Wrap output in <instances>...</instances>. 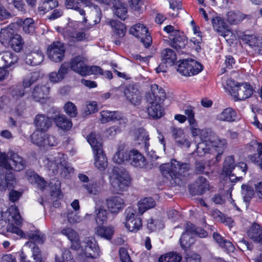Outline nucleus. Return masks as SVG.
I'll return each instance as SVG.
<instances>
[{
	"label": "nucleus",
	"instance_id": "61",
	"mask_svg": "<svg viewBox=\"0 0 262 262\" xmlns=\"http://www.w3.org/2000/svg\"><path fill=\"white\" fill-rule=\"evenodd\" d=\"M64 111L67 114L71 117H75L77 114L76 105L72 102H67L64 106Z\"/></svg>",
	"mask_w": 262,
	"mask_h": 262
},
{
	"label": "nucleus",
	"instance_id": "52",
	"mask_svg": "<svg viewBox=\"0 0 262 262\" xmlns=\"http://www.w3.org/2000/svg\"><path fill=\"white\" fill-rule=\"evenodd\" d=\"M182 256L176 252H169L161 255L159 258V262H180Z\"/></svg>",
	"mask_w": 262,
	"mask_h": 262
},
{
	"label": "nucleus",
	"instance_id": "4",
	"mask_svg": "<svg viewBox=\"0 0 262 262\" xmlns=\"http://www.w3.org/2000/svg\"><path fill=\"white\" fill-rule=\"evenodd\" d=\"M86 139L93 150L95 166L100 170H104L107 166V160L102 149L99 135L92 133L87 136Z\"/></svg>",
	"mask_w": 262,
	"mask_h": 262
},
{
	"label": "nucleus",
	"instance_id": "43",
	"mask_svg": "<svg viewBox=\"0 0 262 262\" xmlns=\"http://www.w3.org/2000/svg\"><path fill=\"white\" fill-rule=\"evenodd\" d=\"M245 18V15L238 11H231L226 14V20L231 25L237 24Z\"/></svg>",
	"mask_w": 262,
	"mask_h": 262
},
{
	"label": "nucleus",
	"instance_id": "28",
	"mask_svg": "<svg viewBox=\"0 0 262 262\" xmlns=\"http://www.w3.org/2000/svg\"><path fill=\"white\" fill-rule=\"evenodd\" d=\"M189 226H192V224L190 223L186 224L185 231L180 238V244L183 249L189 247L194 243L193 234L190 231Z\"/></svg>",
	"mask_w": 262,
	"mask_h": 262
},
{
	"label": "nucleus",
	"instance_id": "48",
	"mask_svg": "<svg viewBox=\"0 0 262 262\" xmlns=\"http://www.w3.org/2000/svg\"><path fill=\"white\" fill-rule=\"evenodd\" d=\"M96 234L106 239H111L114 233V229L111 227L98 226L96 228Z\"/></svg>",
	"mask_w": 262,
	"mask_h": 262
},
{
	"label": "nucleus",
	"instance_id": "33",
	"mask_svg": "<svg viewBox=\"0 0 262 262\" xmlns=\"http://www.w3.org/2000/svg\"><path fill=\"white\" fill-rule=\"evenodd\" d=\"M26 176L28 181L31 184L36 185L39 189H43L46 186V181L34 171L28 170L26 171Z\"/></svg>",
	"mask_w": 262,
	"mask_h": 262
},
{
	"label": "nucleus",
	"instance_id": "13",
	"mask_svg": "<svg viewBox=\"0 0 262 262\" xmlns=\"http://www.w3.org/2000/svg\"><path fill=\"white\" fill-rule=\"evenodd\" d=\"M100 120L102 123L117 122L121 127H125L127 123L126 118L118 111H102L100 112Z\"/></svg>",
	"mask_w": 262,
	"mask_h": 262
},
{
	"label": "nucleus",
	"instance_id": "14",
	"mask_svg": "<svg viewBox=\"0 0 262 262\" xmlns=\"http://www.w3.org/2000/svg\"><path fill=\"white\" fill-rule=\"evenodd\" d=\"M81 247L82 254L85 257L96 258L100 255L99 247L93 237H85Z\"/></svg>",
	"mask_w": 262,
	"mask_h": 262
},
{
	"label": "nucleus",
	"instance_id": "39",
	"mask_svg": "<svg viewBox=\"0 0 262 262\" xmlns=\"http://www.w3.org/2000/svg\"><path fill=\"white\" fill-rule=\"evenodd\" d=\"M156 206L155 200L151 198H145L141 200L138 203V214H143L146 210Z\"/></svg>",
	"mask_w": 262,
	"mask_h": 262
},
{
	"label": "nucleus",
	"instance_id": "7",
	"mask_svg": "<svg viewBox=\"0 0 262 262\" xmlns=\"http://www.w3.org/2000/svg\"><path fill=\"white\" fill-rule=\"evenodd\" d=\"M7 214H9L8 217L9 223L6 227L7 231L16 234L20 237H23L25 234L18 227L21 225L23 219L17 207L15 205H11L8 209V212L3 214L2 216H6Z\"/></svg>",
	"mask_w": 262,
	"mask_h": 262
},
{
	"label": "nucleus",
	"instance_id": "18",
	"mask_svg": "<svg viewBox=\"0 0 262 262\" xmlns=\"http://www.w3.org/2000/svg\"><path fill=\"white\" fill-rule=\"evenodd\" d=\"M52 120L45 114H38L34 119L36 130L39 133L47 131L52 126Z\"/></svg>",
	"mask_w": 262,
	"mask_h": 262
},
{
	"label": "nucleus",
	"instance_id": "19",
	"mask_svg": "<svg viewBox=\"0 0 262 262\" xmlns=\"http://www.w3.org/2000/svg\"><path fill=\"white\" fill-rule=\"evenodd\" d=\"M86 60L82 56H76L71 60L70 67L72 70L82 76H85Z\"/></svg>",
	"mask_w": 262,
	"mask_h": 262
},
{
	"label": "nucleus",
	"instance_id": "64",
	"mask_svg": "<svg viewBox=\"0 0 262 262\" xmlns=\"http://www.w3.org/2000/svg\"><path fill=\"white\" fill-rule=\"evenodd\" d=\"M67 217L68 218V222L70 224L79 223L82 220L81 217L79 215L73 211H69L67 213Z\"/></svg>",
	"mask_w": 262,
	"mask_h": 262
},
{
	"label": "nucleus",
	"instance_id": "35",
	"mask_svg": "<svg viewBox=\"0 0 262 262\" xmlns=\"http://www.w3.org/2000/svg\"><path fill=\"white\" fill-rule=\"evenodd\" d=\"M109 24L113 29V36L116 38H120L124 36L126 33V27L123 24L114 20H111Z\"/></svg>",
	"mask_w": 262,
	"mask_h": 262
},
{
	"label": "nucleus",
	"instance_id": "2",
	"mask_svg": "<svg viewBox=\"0 0 262 262\" xmlns=\"http://www.w3.org/2000/svg\"><path fill=\"white\" fill-rule=\"evenodd\" d=\"M67 160L66 155L55 152L46 157L42 161V165L53 174L59 172L62 176L66 177L68 174L73 172V168L69 165Z\"/></svg>",
	"mask_w": 262,
	"mask_h": 262
},
{
	"label": "nucleus",
	"instance_id": "8",
	"mask_svg": "<svg viewBox=\"0 0 262 262\" xmlns=\"http://www.w3.org/2000/svg\"><path fill=\"white\" fill-rule=\"evenodd\" d=\"M202 65L193 59H185L179 61L177 71L184 76H191L202 71Z\"/></svg>",
	"mask_w": 262,
	"mask_h": 262
},
{
	"label": "nucleus",
	"instance_id": "9",
	"mask_svg": "<svg viewBox=\"0 0 262 262\" xmlns=\"http://www.w3.org/2000/svg\"><path fill=\"white\" fill-rule=\"evenodd\" d=\"M30 138L33 143L43 148L56 146L59 143V140L55 136L52 134H43L38 132H34Z\"/></svg>",
	"mask_w": 262,
	"mask_h": 262
},
{
	"label": "nucleus",
	"instance_id": "62",
	"mask_svg": "<svg viewBox=\"0 0 262 262\" xmlns=\"http://www.w3.org/2000/svg\"><path fill=\"white\" fill-rule=\"evenodd\" d=\"M184 112L189 124H193V122L194 123V122L196 121L194 119V107L190 105L187 106L184 109Z\"/></svg>",
	"mask_w": 262,
	"mask_h": 262
},
{
	"label": "nucleus",
	"instance_id": "32",
	"mask_svg": "<svg viewBox=\"0 0 262 262\" xmlns=\"http://www.w3.org/2000/svg\"><path fill=\"white\" fill-rule=\"evenodd\" d=\"M248 237L254 242L261 243L262 245V228L259 225L254 223L247 232ZM262 251V247L260 248Z\"/></svg>",
	"mask_w": 262,
	"mask_h": 262
},
{
	"label": "nucleus",
	"instance_id": "47",
	"mask_svg": "<svg viewBox=\"0 0 262 262\" xmlns=\"http://www.w3.org/2000/svg\"><path fill=\"white\" fill-rule=\"evenodd\" d=\"M107 212L102 206H99L98 204L96 206V222L98 225H102L107 221Z\"/></svg>",
	"mask_w": 262,
	"mask_h": 262
},
{
	"label": "nucleus",
	"instance_id": "53",
	"mask_svg": "<svg viewBox=\"0 0 262 262\" xmlns=\"http://www.w3.org/2000/svg\"><path fill=\"white\" fill-rule=\"evenodd\" d=\"M82 187L88 194L94 195L98 194L101 189L100 183L97 182L83 184Z\"/></svg>",
	"mask_w": 262,
	"mask_h": 262
},
{
	"label": "nucleus",
	"instance_id": "17",
	"mask_svg": "<svg viewBox=\"0 0 262 262\" xmlns=\"http://www.w3.org/2000/svg\"><path fill=\"white\" fill-rule=\"evenodd\" d=\"M148 106L147 111L149 116L157 119L160 118L164 115V108L162 101H152L151 98L147 101Z\"/></svg>",
	"mask_w": 262,
	"mask_h": 262
},
{
	"label": "nucleus",
	"instance_id": "34",
	"mask_svg": "<svg viewBox=\"0 0 262 262\" xmlns=\"http://www.w3.org/2000/svg\"><path fill=\"white\" fill-rule=\"evenodd\" d=\"M15 183L14 175L12 172H7L6 174L0 175V190L5 191L13 187Z\"/></svg>",
	"mask_w": 262,
	"mask_h": 262
},
{
	"label": "nucleus",
	"instance_id": "3",
	"mask_svg": "<svg viewBox=\"0 0 262 262\" xmlns=\"http://www.w3.org/2000/svg\"><path fill=\"white\" fill-rule=\"evenodd\" d=\"M65 5L68 9L75 10L82 16L81 23H86L87 21L84 7L91 9L92 13L97 16V18L94 20L95 24L100 20L101 10L92 2V0H65Z\"/></svg>",
	"mask_w": 262,
	"mask_h": 262
},
{
	"label": "nucleus",
	"instance_id": "21",
	"mask_svg": "<svg viewBox=\"0 0 262 262\" xmlns=\"http://www.w3.org/2000/svg\"><path fill=\"white\" fill-rule=\"evenodd\" d=\"M165 98L166 94L164 89L156 84L151 85L150 91L146 96L147 101L151 98L152 101L163 102Z\"/></svg>",
	"mask_w": 262,
	"mask_h": 262
},
{
	"label": "nucleus",
	"instance_id": "40",
	"mask_svg": "<svg viewBox=\"0 0 262 262\" xmlns=\"http://www.w3.org/2000/svg\"><path fill=\"white\" fill-rule=\"evenodd\" d=\"M54 121L56 126L63 130H68L72 126L71 120L63 115L56 116L54 118Z\"/></svg>",
	"mask_w": 262,
	"mask_h": 262
},
{
	"label": "nucleus",
	"instance_id": "27",
	"mask_svg": "<svg viewBox=\"0 0 262 262\" xmlns=\"http://www.w3.org/2000/svg\"><path fill=\"white\" fill-rule=\"evenodd\" d=\"M44 56L40 50H36L28 53L25 58L26 63L32 66L40 64L43 60Z\"/></svg>",
	"mask_w": 262,
	"mask_h": 262
},
{
	"label": "nucleus",
	"instance_id": "29",
	"mask_svg": "<svg viewBox=\"0 0 262 262\" xmlns=\"http://www.w3.org/2000/svg\"><path fill=\"white\" fill-rule=\"evenodd\" d=\"M127 99L131 103L137 105L140 103V96L139 91L135 85H129L126 87L124 91Z\"/></svg>",
	"mask_w": 262,
	"mask_h": 262
},
{
	"label": "nucleus",
	"instance_id": "49",
	"mask_svg": "<svg viewBox=\"0 0 262 262\" xmlns=\"http://www.w3.org/2000/svg\"><path fill=\"white\" fill-rule=\"evenodd\" d=\"M149 135L146 130L143 128L138 129L137 140L139 144L144 145L145 150H147L149 146Z\"/></svg>",
	"mask_w": 262,
	"mask_h": 262
},
{
	"label": "nucleus",
	"instance_id": "5",
	"mask_svg": "<svg viewBox=\"0 0 262 262\" xmlns=\"http://www.w3.org/2000/svg\"><path fill=\"white\" fill-rule=\"evenodd\" d=\"M130 182L131 179L128 172L118 167H114L112 173L110 176L111 189L116 193L126 190Z\"/></svg>",
	"mask_w": 262,
	"mask_h": 262
},
{
	"label": "nucleus",
	"instance_id": "38",
	"mask_svg": "<svg viewBox=\"0 0 262 262\" xmlns=\"http://www.w3.org/2000/svg\"><path fill=\"white\" fill-rule=\"evenodd\" d=\"M49 93V88L46 85L37 86L32 92V96L35 101L40 102L47 98Z\"/></svg>",
	"mask_w": 262,
	"mask_h": 262
},
{
	"label": "nucleus",
	"instance_id": "54",
	"mask_svg": "<svg viewBox=\"0 0 262 262\" xmlns=\"http://www.w3.org/2000/svg\"><path fill=\"white\" fill-rule=\"evenodd\" d=\"M24 41L21 36L18 34L13 35L9 45L11 48L15 52H19L23 48Z\"/></svg>",
	"mask_w": 262,
	"mask_h": 262
},
{
	"label": "nucleus",
	"instance_id": "57",
	"mask_svg": "<svg viewBox=\"0 0 262 262\" xmlns=\"http://www.w3.org/2000/svg\"><path fill=\"white\" fill-rule=\"evenodd\" d=\"M254 193L255 191L253 190L251 186L246 185H243L242 186V193L245 202H249L253 196Z\"/></svg>",
	"mask_w": 262,
	"mask_h": 262
},
{
	"label": "nucleus",
	"instance_id": "15",
	"mask_svg": "<svg viewBox=\"0 0 262 262\" xmlns=\"http://www.w3.org/2000/svg\"><path fill=\"white\" fill-rule=\"evenodd\" d=\"M65 48L63 43L60 41H54L47 49L49 58L55 62H60L64 58Z\"/></svg>",
	"mask_w": 262,
	"mask_h": 262
},
{
	"label": "nucleus",
	"instance_id": "44",
	"mask_svg": "<svg viewBox=\"0 0 262 262\" xmlns=\"http://www.w3.org/2000/svg\"><path fill=\"white\" fill-rule=\"evenodd\" d=\"M129 155V151H127L124 148L120 146L114 155L113 160L116 163L122 164L125 161L128 160Z\"/></svg>",
	"mask_w": 262,
	"mask_h": 262
},
{
	"label": "nucleus",
	"instance_id": "42",
	"mask_svg": "<svg viewBox=\"0 0 262 262\" xmlns=\"http://www.w3.org/2000/svg\"><path fill=\"white\" fill-rule=\"evenodd\" d=\"M14 34L13 30L9 27L2 29L0 31V42L4 46H9Z\"/></svg>",
	"mask_w": 262,
	"mask_h": 262
},
{
	"label": "nucleus",
	"instance_id": "22",
	"mask_svg": "<svg viewBox=\"0 0 262 262\" xmlns=\"http://www.w3.org/2000/svg\"><path fill=\"white\" fill-rule=\"evenodd\" d=\"M107 207L112 213H118L124 206V201L122 198L119 196H113L106 200Z\"/></svg>",
	"mask_w": 262,
	"mask_h": 262
},
{
	"label": "nucleus",
	"instance_id": "24",
	"mask_svg": "<svg viewBox=\"0 0 262 262\" xmlns=\"http://www.w3.org/2000/svg\"><path fill=\"white\" fill-rule=\"evenodd\" d=\"M17 55L11 51H5L0 53V67L7 68L17 62Z\"/></svg>",
	"mask_w": 262,
	"mask_h": 262
},
{
	"label": "nucleus",
	"instance_id": "10",
	"mask_svg": "<svg viewBox=\"0 0 262 262\" xmlns=\"http://www.w3.org/2000/svg\"><path fill=\"white\" fill-rule=\"evenodd\" d=\"M230 83L234 84L231 79L228 80V85H230L231 95L235 100H244L251 96L253 94L252 88L246 83H243L232 86Z\"/></svg>",
	"mask_w": 262,
	"mask_h": 262
},
{
	"label": "nucleus",
	"instance_id": "59",
	"mask_svg": "<svg viewBox=\"0 0 262 262\" xmlns=\"http://www.w3.org/2000/svg\"><path fill=\"white\" fill-rule=\"evenodd\" d=\"M147 227L150 231H154L162 229L164 226L161 221L150 219L147 221Z\"/></svg>",
	"mask_w": 262,
	"mask_h": 262
},
{
	"label": "nucleus",
	"instance_id": "20",
	"mask_svg": "<svg viewBox=\"0 0 262 262\" xmlns=\"http://www.w3.org/2000/svg\"><path fill=\"white\" fill-rule=\"evenodd\" d=\"M68 65L66 63H62L57 72H52L49 74V81L52 83H58L62 81L68 73Z\"/></svg>",
	"mask_w": 262,
	"mask_h": 262
},
{
	"label": "nucleus",
	"instance_id": "55",
	"mask_svg": "<svg viewBox=\"0 0 262 262\" xmlns=\"http://www.w3.org/2000/svg\"><path fill=\"white\" fill-rule=\"evenodd\" d=\"M58 6V2L54 0H47L43 2L39 6V11L42 14L52 10Z\"/></svg>",
	"mask_w": 262,
	"mask_h": 262
},
{
	"label": "nucleus",
	"instance_id": "41",
	"mask_svg": "<svg viewBox=\"0 0 262 262\" xmlns=\"http://www.w3.org/2000/svg\"><path fill=\"white\" fill-rule=\"evenodd\" d=\"M169 38L171 40V46L177 51L184 48L186 45L187 41L185 37L180 35L179 32L174 36L171 35Z\"/></svg>",
	"mask_w": 262,
	"mask_h": 262
},
{
	"label": "nucleus",
	"instance_id": "26",
	"mask_svg": "<svg viewBox=\"0 0 262 262\" xmlns=\"http://www.w3.org/2000/svg\"><path fill=\"white\" fill-rule=\"evenodd\" d=\"M60 233L66 236L71 242V248L78 250L80 248V243L77 233L71 228L67 227L60 230Z\"/></svg>",
	"mask_w": 262,
	"mask_h": 262
},
{
	"label": "nucleus",
	"instance_id": "16",
	"mask_svg": "<svg viewBox=\"0 0 262 262\" xmlns=\"http://www.w3.org/2000/svg\"><path fill=\"white\" fill-rule=\"evenodd\" d=\"M196 151L198 156L206 157L207 160L211 161V163L214 164L219 162L216 161V155L212 154H214L215 152L210 144L201 141L196 146Z\"/></svg>",
	"mask_w": 262,
	"mask_h": 262
},
{
	"label": "nucleus",
	"instance_id": "30",
	"mask_svg": "<svg viewBox=\"0 0 262 262\" xmlns=\"http://www.w3.org/2000/svg\"><path fill=\"white\" fill-rule=\"evenodd\" d=\"M128 161L134 167L141 168L145 165V160L143 156L137 150L129 151Z\"/></svg>",
	"mask_w": 262,
	"mask_h": 262
},
{
	"label": "nucleus",
	"instance_id": "51",
	"mask_svg": "<svg viewBox=\"0 0 262 262\" xmlns=\"http://www.w3.org/2000/svg\"><path fill=\"white\" fill-rule=\"evenodd\" d=\"M194 186L196 189L197 194H202L206 189H208L209 183L205 178L200 177L196 180Z\"/></svg>",
	"mask_w": 262,
	"mask_h": 262
},
{
	"label": "nucleus",
	"instance_id": "25",
	"mask_svg": "<svg viewBox=\"0 0 262 262\" xmlns=\"http://www.w3.org/2000/svg\"><path fill=\"white\" fill-rule=\"evenodd\" d=\"M77 22L70 23L68 27L65 29L64 32L66 35L76 41H81L85 38V33L82 31H78L76 28H74L75 25H77Z\"/></svg>",
	"mask_w": 262,
	"mask_h": 262
},
{
	"label": "nucleus",
	"instance_id": "11",
	"mask_svg": "<svg viewBox=\"0 0 262 262\" xmlns=\"http://www.w3.org/2000/svg\"><path fill=\"white\" fill-rule=\"evenodd\" d=\"M125 213V226L126 229L130 232H137L141 228L142 224L141 219L136 215V210L128 207L126 209Z\"/></svg>",
	"mask_w": 262,
	"mask_h": 262
},
{
	"label": "nucleus",
	"instance_id": "58",
	"mask_svg": "<svg viewBox=\"0 0 262 262\" xmlns=\"http://www.w3.org/2000/svg\"><path fill=\"white\" fill-rule=\"evenodd\" d=\"M37 77L38 74L35 72L31 73L26 76L23 81V86L24 89L29 88L37 80Z\"/></svg>",
	"mask_w": 262,
	"mask_h": 262
},
{
	"label": "nucleus",
	"instance_id": "1",
	"mask_svg": "<svg viewBox=\"0 0 262 262\" xmlns=\"http://www.w3.org/2000/svg\"><path fill=\"white\" fill-rule=\"evenodd\" d=\"M189 169V163L181 162L175 159L171 160L169 163L163 164L160 166L163 176L170 181H173L176 185L182 184Z\"/></svg>",
	"mask_w": 262,
	"mask_h": 262
},
{
	"label": "nucleus",
	"instance_id": "36",
	"mask_svg": "<svg viewBox=\"0 0 262 262\" xmlns=\"http://www.w3.org/2000/svg\"><path fill=\"white\" fill-rule=\"evenodd\" d=\"M162 61L168 66H172L176 61L177 57L174 52L170 49L166 48L161 53Z\"/></svg>",
	"mask_w": 262,
	"mask_h": 262
},
{
	"label": "nucleus",
	"instance_id": "63",
	"mask_svg": "<svg viewBox=\"0 0 262 262\" xmlns=\"http://www.w3.org/2000/svg\"><path fill=\"white\" fill-rule=\"evenodd\" d=\"M128 5L131 10L140 11L144 5L143 0H128Z\"/></svg>",
	"mask_w": 262,
	"mask_h": 262
},
{
	"label": "nucleus",
	"instance_id": "31",
	"mask_svg": "<svg viewBox=\"0 0 262 262\" xmlns=\"http://www.w3.org/2000/svg\"><path fill=\"white\" fill-rule=\"evenodd\" d=\"M216 119L220 121L234 122L238 119L236 112L231 107L225 108L216 116Z\"/></svg>",
	"mask_w": 262,
	"mask_h": 262
},
{
	"label": "nucleus",
	"instance_id": "46",
	"mask_svg": "<svg viewBox=\"0 0 262 262\" xmlns=\"http://www.w3.org/2000/svg\"><path fill=\"white\" fill-rule=\"evenodd\" d=\"M129 32L137 38H140L148 34V31L143 24L139 23L132 26L129 29Z\"/></svg>",
	"mask_w": 262,
	"mask_h": 262
},
{
	"label": "nucleus",
	"instance_id": "45",
	"mask_svg": "<svg viewBox=\"0 0 262 262\" xmlns=\"http://www.w3.org/2000/svg\"><path fill=\"white\" fill-rule=\"evenodd\" d=\"M211 22L214 29L221 33V35L225 37L226 34H224L223 32L227 29V26L223 19L220 16H216L212 18Z\"/></svg>",
	"mask_w": 262,
	"mask_h": 262
},
{
	"label": "nucleus",
	"instance_id": "50",
	"mask_svg": "<svg viewBox=\"0 0 262 262\" xmlns=\"http://www.w3.org/2000/svg\"><path fill=\"white\" fill-rule=\"evenodd\" d=\"M18 23L21 24L24 32L26 34H32L35 31L34 20L31 18H27L24 20L19 19Z\"/></svg>",
	"mask_w": 262,
	"mask_h": 262
},
{
	"label": "nucleus",
	"instance_id": "6",
	"mask_svg": "<svg viewBox=\"0 0 262 262\" xmlns=\"http://www.w3.org/2000/svg\"><path fill=\"white\" fill-rule=\"evenodd\" d=\"M200 138L201 142L211 144L215 152L212 154L216 155V161H220L225 147V141L219 139L210 128L202 129Z\"/></svg>",
	"mask_w": 262,
	"mask_h": 262
},
{
	"label": "nucleus",
	"instance_id": "60",
	"mask_svg": "<svg viewBox=\"0 0 262 262\" xmlns=\"http://www.w3.org/2000/svg\"><path fill=\"white\" fill-rule=\"evenodd\" d=\"M28 237L33 242L37 244H42L46 239L45 235L39 231L29 233Z\"/></svg>",
	"mask_w": 262,
	"mask_h": 262
},
{
	"label": "nucleus",
	"instance_id": "37",
	"mask_svg": "<svg viewBox=\"0 0 262 262\" xmlns=\"http://www.w3.org/2000/svg\"><path fill=\"white\" fill-rule=\"evenodd\" d=\"M114 13L122 20L127 17V9L124 4L119 0H114L113 3Z\"/></svg>",
	"mask_w": 262,
	"mask_h": 262
},
{
	"label": "nucleus",
	"instance_id": "12",
	"mask_svg": "<svg viewBox=\"0 0 262 262\" xmlns=\"http://www.w3.org/2000/svg\"><path fill=\"white\" fill-rule=\"evenodd\" d=\"M235 168L234 164V159L233 156H228L226 158L224 161V166L223 168V172L225 173L227 176H229V178H227L226 180V186L225 187H228L227 191V193L230 195V199L231 200V203H234V200L231 198V192L232 191V184L230 183V182H232L234 179L232 178L234 177L233 174H231V172Z\"/></svg>",
	"mask_w": 262,
	"mask_h": 262
},
{
	"label": "nucleus",
	"instance_id": "23",
	"mask_svg": "<svg viewBox=\"0 0 262 262\" xmlns=\"http://www.w3.org/2000/svg\"><path fill=\"white\" fill-rule=\"evenodd\" d=\"M8 155H9L10 159L11 161V164H10L11 167L9 169H12L17 171H19L25 169L26 162L21 157L13 151H9Z\"/></svg>",
	"mask_w": 262,
	"mask_h": 262
},
{
	"label": "nucleus",
	"instance_id": "56",
	"mask_svg": "<svg viewBox=\"0 0 262 262\" xmlns=\"http://www.w3.org/2000/svg\"><path fill=\"white\" fill-rule=\"evenodd\" d=\"M245 39L251 47H262V38L255 35H246Z\"/></svg>",
	"mask_w": 262,
	"mask_h": 262
}]
</instances>
